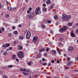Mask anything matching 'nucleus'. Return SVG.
I'll list each match as a JSON object with an SVG mask.
<instances>
[{
    "label": "nucleus",
    "instance_id": "f257e3e1",
    "mask_svg": "<svg viewBox=\"0 0 78 78\" xmlns=\"http://www.w3.org/2000/svg\"><path fill=\"white\" fill-rule=\"evenodd\" d=\"M17 55L19 58L22 59L23 58V52L20 51L18 53Z\"/></svg>",
    "mask_w": 78,
    "mask_h": 78
},
{
    "label": "nucleus",
    "instance_id": "f03ea898",
    "mask_svg": "<svg viewBox=\"0 0 78 78\" xmlns=\"http://www.w3.org/2000/svg\"><path fill=\"white\" fill-rule=\"evenodd\" d=\"M68 29V27L66 26H65L62 28L59 29V31L61 32H64L65 31H66Z\"/></svg>",
    "mask_w": 78,
    "mask_h": 78
},
{
    "label": "nucleus",
    "instance_id": "7ed1b4c3",
    "mask_svg": "<svg viewBox=\"0 0 78 78\" xmlns=\"http://www.w3.org/2000/svg\"><path fill=\"white\" fill-rule=\"evenodd\" d=\"M40 9L39 7H37L35 10V13L36 14H41V11H40Z\"/></svg>",
    "mask_w": 78,
    "mask_h": 78
},
{
    "label": "nucleus",
    "instance_id": "20e7f679",
    "mask_svg": "<svg viewBox=\"0 0 78 78\" xmlns=\"http://www.w3.org/2000/svg\"><path fill=\"white\" fill-rule=\"evenodd\" d=\"M34 13L33 12L30 14H29L28 15H27V19H30L31 18H33L34 16Z\"/></svg>",
    "mask_w": 78,
    "mask_h": 78
},
{
    "label": "nucleus",
    "instance_id": "39448f33",
    "mask_svg": "<svg viewBox=\"0 0 78 78\" xmlns=\"http://www.w3.org/2000/svg\"><path fill=\"white\" fill-rule=\"evenodd\" d=\"M31 36V33L30 32H28L27 33V34L26 35V38L28 39L29 38H30V37Z\"/></svg>",
    "mask_w": 78,
    "mask_h": 78
},
{
    "label": "nucleus",
    "instance_id": "423d86ee",
    "mask_svg": "<svg viewBox=\"0 0 78 78\" xmlns=\"http://www.w3.org/2000/svg\"><path fill=\"white\" fill-rule=\"evenodd\" d=\"M10 46V44L9 43H6L5 45H2V47L4 48H6V47H8Z\"/></svg>",
    "mask_w": 78,
    "mask_h": 78
},
{
    "label": "nucleus",
    "instance_id": "0eeeda50",
    "mask_svg": "<svg viewBox=\"0 0 78 78\" xmlns=\"http://www.w3.org/2000/svg\"><path fill=\"white\" fill-rule=\"evenodd\" d=\"M67 17V15L66 14H63L62 15V19L63 20H66V18Z\"/></svg>",
    "mask_w": 78,
    "mask_h": 78
},
{
    "label": "nucleus",
    "instance_id": "6e6552de",
    "mask_svg": "<svg viewBox=\"0 0 78 78\" xmlns=\"http://www.w3.org/2000/svg\"><path fill=\"white\" fill-rule=\"evenodd\" d=\"M38 37H34L33 38V41L34 42H36L37 41V39Z\"/></svg>",
    "mask_w": 78,
    "mask_h": 78
},
{
    "label": "nucleus",
    "instance_id": "1a4fd4ad",
    "mask_svg": "<svg viewBox=\"0 0 78 78\" xmlns=\"http://www.w3.org/2000/svg\"><path fill=\"white\" fill-rule=\"evenodd\" d=\"M73 47L72 46H70L68 48V51H72L73 50Z\"/></svg>",
    "mask_w": 78,
    "mask_h": 78
},
{
    "label": "nucleus",
    "instance_id": "9d476101",
    "mask_svg": "<svg viewBox=\"0 0 78 78\" xmlns=\"http://www.w3.org/2000/svg\"><path fill=\"white\" fill-rule=\"evenodd\" d=\"M73 31H72L71 32V37H74L75 36V35L74 34V33H73Z\"/></svg>",
    "mask_w": 78,
    "mask_h": 78
},
{
    "label": "nucleus",
    "instance_id": "9b49d317",
    "mask_svg": "<svg viewBox=\"0 0 78 78\" xmlns=\"http://www.w3.org/2000/svg\"><path fill=\"white\" fill-rule=\"evenodd\" d=\"M18 49L19 50H21L22 49V47L20 45H19L18 47Z\"/></svg>",
    "mask_w": 78,
    "mask_h": 78
},
{
    "label": "nucleus",
    "instance_id": "f8f14e48",
    "mask_svg": "<svg viewBox=\"0 0 78 78\" xmlns=\"http://www.w3.org/2000/svg\"><path fill=\"white\" fill-rule=\"evenodd\" d=\"M20 71H22V72H26L27 71V69H23L21 68L20 69Z\"/></svg>",
    "mask_w": 78,
    "mask_h": 78
},
{
    "label": "nucleus",
    "instance_id": "ddd939ff",
    "mask_svg": "<svg viewBox=\"0 0 78 78\" xmlns=\"http://www.w3.org/2000/svg\"><path fill=\"white\" fill-rule=\"evenodd\" d=\"M72 17L70 16L69 15H67L66 16V20H69V19H70Z\"/></svg>",
    "mask_w": 78,
    "mask_h": 78
},
{
    "label": "nucleus",
    "instance_id": "4468645a",
    "mask_svg": "<svg viewBox=\"0 0 78 78\" xmlns=\"http://www.w3.org/2000/svg\"><path fill=\"white\" fill-rule=\"evenodd\" d=\"M41 53H39L36 56V58H40V57H41Z\"/></svg>",
    "mask_w": 78,
    "mask_h": 78
},
{
    "label": "nucleus",
    "instance_id": "2eb2a0df",
    "mask_svg": "<svg viewBox=\"0 0 78 78\" xmlns=\"http://www.w3.org/2000/svg\"><path fill=\"white\" fill-rule=\"evenodd\" d=\"M41 27L42 29H45V26L44 24H42Z\"/></svg>",
    "mask_w": 78,
    "mask_h": 78
},
{
    "label": "nucleus",
    "instance_id": "dca6fc26",
    "mask_svg": "<svg viewBox=\"0 0 78 78\" xmlns=\"http://www.w3.org/2000/svg\"><path fill=\"white\" fill-rule=\"evenodd\" d=\"M50 0H48L46 1V4H47V5H49V4H50Z\"/></svg>",
    "mask_w": 78,
    "mask_h": 78
},
{
    "label": "nucleus",
    "instance_id": "f3484780",
    "mask_svg": "<svg viewBox=\"0 0 78 78\" xmlns=\"http://www.w3.org/2000/svg\"><path fill=\"white\" fill-rule=\"evenodd\" d=\"M53 4L51 6V7L49 8V9H48L49 10H51V9H53Z\"/></svg>",
    "mask_w": 78,
    "mask_h": 78
},
{
    "label": "nucleus",
    "instance_id": "a211bd4d",
    "mask_svg": "<svg viewBox=\"0 0 78 78\" xmlns=\"http://www.w3.org/2000/svg\"><path fill=\"white\" fill-rule=\"evenodd\" d=\"M23 73L24 75H26L27 76H28V74L27 73L23 72Z\"/></svg>",
    "mask_w": 78,
    "mask_h": 78
},
{
    "label": "nucleus",
    "instance_id": "6ab92c4d",
    "mask_svg": "<svg viewBox=\"0 0 78 78\" xmlns=\"http://www.w3.org/2000/svg\"><path fill=\"white\" fill-rule=\"evenodd\" d=\"M56 53V51L55 50H53L52 51V53H53V54H55Z\"/></svg>",
    "mask_w": 78,
    "mask_h": 78
},
{
    "label": "nucleus",
    "instance_id": "aec40b11",
    "mask_svg": "<svg viewBox=\"0 0 78 78\" xmlns=\"http://www.w3.org/2000/svg\"><path fill=\"white\" fill-rule=\"evenodd\" d=\"M42 10H43V11H44V12L46 11L47 9H46V8L44 7L43 8Z\"/></svg>",
    "mask_w": 78,
    "mask_h": 78
},
{
    "label": "nucleus",
    "instance_id": "412c9836",
    "mask_svg": "<svg viewBox=\"0 0 78 78\" xmlns=\"http://www.w3.org/2000/svg\"><path fill=\"white\" fill-rule=\"evenodd\" d=\"M3 55H7V54H8V53H7V51H5L3 52Z\"/></svg>",
    "mask_w": 78,
    "mask_h": 78
},
{
    "label": "nucleus",
    "instance_id": "4be33fe9",
    "mask_svg": "<svg viewBox=\"0 0 78 78\" xmlns=\"http://www.w3.org/2000/svg\"><path fill=\"white\" fill-rule=\"evenodd\" d=\"M8 36L10 37H11L12 36V34L11 33H9L8 34Z\"/></svg>",
    "mask_w": 78,
    "mask_h": 78
},
{
    "label": "nucleus",
    "instance_id": "5701e85b",
    "mask_svg": "<svg viewBox=\"0 0 78 78\" xmlns=\"http://www.w3.org/2000/svg\"><path fill=\"white\" fill-rule=\"evenodd\" d=\"M15 57H16V56L15 55H13L12 56V59H15Z\"/></svg>",
    "mask_w": 78,
    "mask_h": 78
},
{
    "label": "nucleus",
    "instance_id": "b1692460",
    "mask_svg": "<svg viewBox=\"0 0 78 78\" xmlns=\"http://www.w3.org/2000/svg\"><path fill=\"white\" fill-rule=\"evenodd\" d=\"M8 9L9 11H11V10H12V8L11 7H9Z\"/></svg>",
    "mask_w": 78,
    "mask_h": 78
},
{
    "label": "nucleus",
    "instance_id": "393cba45",
    "mask_svg": "<svg viewBox=\"0 0 78 78\" xmlns=\"http://www.w3.org/2000/svg\"><path fill=\"white\" fill-rule=\"evenodd\" d=\"M17 33H18V32L17 31H14V34H17Z\"/></svg>",
    "mask_w": 78,
    "mask_h": 78
},
{
    "label": "nucleus",
    "instance_id": "a878e982",
    "mask_svg": "<svg viewBox=\"0 0 78 78\" xmlns=\"http://www.w3.org/2000/svg\"><path fill=\"white\" fill-rule=\"evenodd\" d=\"M68 25L69 27H71V26L72 25V23H68Z\"/></svg>",
    "mask_w": 78,
    "mask_h": 78
},
{
    "label": "nucleus",
    "instance_id": "bb28decb",
    "mask_svg": "<svg viewBox=\"0 0 78 78\" xmlns=\"http://www.w3.org/2000/svg\"><path fill=\"white\" fill-rule=\"evenodd\" d=\"M67 66H70V62H68L67 64Z\"/></svg>",
    "mask_w": 78,
    "mask_h": 78
},
{
    "label": "nucleus",
    "instance_id": "cd10ccee",
    "mask_svg": "<svg viewBox=\"0 0 78 78\" xmlns=\"http://www.w3.org/2000/svg\"><path fill=\"white\" fill-rule=\"evenodd\" d=\"M54 19L55 20L58 19V16H55L54 17Z\"/></svg>",
    "mask_w": 78,
    "mask_h": 78
},
{
    "label": "nucleus",
    "instance_id": "c85d7f7f",
    "mask_svg": "<svg viewBox=\"0 0 78 78\" xmlns=\"http://www.w3.org/2000/svg\"><path fill=\"white\" fill-rule=\"evenodd\" d=\"M27 13H28V14H30V13L31 12V10H29L27 11Z\"/></svg>",
    "mask_w": 78,
    "mask_h": 78
},
{
    "label": "nucleus",
    "instance_id": "c756f323",
    "mask_svg": "<svg viewBox=\"0 0 78 78\" xmlns=\"http://www.w3.org/2000/svg\"><path fill=\"white\" fill-rule=\"evenodd\" d=\"M3 78H8V76H7L6 75H4L3 76Z\"/></svg>",
    "mask_w": 78,
    "mask_h": 78
},
{
    "label": "nucleus",
    "instance_id": "7c9ffc66",
    "mask_svg": "<svg viewBox=\"0 0 78 78\" xmlns=\"http://www.w3.org/2000/svg\"><path fill=\"white\" fill-rule=\"evenodd\" d=\"M19 39L20 40L23 39V37H22V36L19 37Z\"/></svg>",
    "mask_w": 78,
    "mask_h": 78
},
{
    "label": "nucleus",
    "instance_id": "2f4dec72",
    "mask_svg": "<svg viewBox=\"0 0 78 78\" xmlns=\"http://www.w3.org/2000/svg\"><path fill=\"white\" fill-rule=\"evenodd\" d=\"M13 67V66L12 65H10L8 66V67H9V68H11V67Z\"/></svg>",
    "mask_w": 78,
    "mask_h": 78
},
{
    "label": "nucleus",
    "instance_id": "473e14b6",
    "mask_svg": "<svg viewBox=\"0 0 78 78\" xmlns=\"http://www.w3.org/2000/svg\"><path fill=\"white\" fill-rule=\"evenodd\" d=\"M42 64L43 66H47V64L46 63H42Z\"/></svg>",
    "mask_w": 78,
    "mask_h": 78
},
{
    "label": "nucleus",
    "instance_id": "72a5a7b5",
    "mask_svg": "<svg viewBox=\"0 0 78 78\" xmlns=\"http://www.w3.org/2000/svg\"><path fill=\"white\" fill-rule=\"evenodd\" d=\"M12 28L13 30H15L16 29V27L15 26H12Z\"/></svg>",
    "mask_w": 78,
    "mask_h": 78
},
{
    "label": "nucleus",
    "instance_id": "f704fd0d",
    "mask_svg": "<svg viewBox=\"0 0 78 78\" xmlns=\"http://www.w3.org/2000/svg\"><path fill=\"white\" fill-rule=\"evenodd\" d=\"M64 39L62 38H61L59 39V41H62Z\"/></svg>",
    "mask_w": 78,
    "mask_h": 78
},
{
    "label": "nucleus",
    "instance_id": "c9c22d12",
    "mask_svg": "<svg viewBox=\"0 0 78 78\" xmlns=\"http://www.w3.org/2000/svg\"><path fill=\"white\" fill-rule=\"evenodd\" d=\"M1 31H4V30H5V29H4V28H2L1 29Z\"/></svg>",
    "mask_w": 78,
    "mask_h": 78
},
{
    "label": "nucleus",
    "instance_id": "e433bc0d",
    "mask_svg": "<svg viewBox=\"0 0 78 78\" xmlns=\"http://www.w3.org/2000/svg\"><path fill=\"white\" fill-rule=\"evenodd\" d=\"M31 63L30 62H29L27 64L29 66H31Z\"/></svg>",
    "mask_w": 78,
    "mask_h": 78
},
{
    "label": "nucleus",
    "instance_id": "4c0bfd02",
    "mask_svg": "<svg viewBox=\"0 0 78 78\" xmlns=\"http://www.w3.org/2000/svg\"><path fill=\"white\" fill-rule=\"evenodd\" d=\"M51 20H48V23H51Z\"/></svg>",
    "mask_w": 78,
    "mask_h": 78
},
{
    "label": "nucleus",
    "instance_id": "58836bf2",
    "mask_svg": "<svg viewBox=\"0 0 78 78\" xmlns=\"http://www.w3.org/2000/svg\"><path fill=\"white\" fill-rule=\"evenodd\" d=\"M12 47H11L10 48H9V50H12Z\"/></svg>",
    "mask_w": 78,
    "mask_h": 78
},
{
    "label": "nucleus",
    "instance_id": "ea45409f",
    "mask_svg": "<svg viewBox=\"0 0 78 78\" xmlns=\"http://www.w3.org/2000/svg\"><path fill=\"white\" fill-rule=\"evenodd\" d=\"M50 65H51V63H49L48 65V67H50Z\"/></svg>",
    "mask_w": 78,
    "mask_h": 78
},
{
    "label": "nucleus",
    "instance_id": "a19ab883",
    "mask_svg": "<svg viewBox=\"0 0 78 78\" xmlns=\"http://www.w3.org/2000/svg\"><path fill=\"white\" fill-rule=\"evenodd\" d=\"M51 62L52 63H54V62H55V61L54 60H51Z\"/></svg>",
    "mask_w": 78,
    "mask_h": 78
},
{
    "label": "nucleus",
    "instance_id": "79ce46f5",
    "mask_svg": "<svg viewBox=\"0 0 78 78\" xmlns=\"http://www.w3.org/2000/svg\"><path fill=\"white\" fill-rule=\"evenodd\" d=\"M67 60L68 61H70V58H69V57L67 58Z\"/></svg>",
    "mask_w": 78,
    "mask_h": 78
},
{
    "label": "nucleus",
    "instance_id": "37998d69",
    "mask_svg": "<svg viewBox=\"0 0 78 78\" xmlns=\"http://www.w3.org/2000/svg\"><path fill=\"white\" fill-rule=\"evenodd\" d=\"M75 31H76V33L77 34H78V30L77 29V30H76Z\"/></svg>",
    "mask_w": 78,
    "mask_h": 78
},
{
    "label": "nucleus",
    "instance_id": "c03bdc74",
    "mask_svg": "<svg viewBox=\"0 0 78 78\" xmlns=\"http://www.w3.org/2000/svg\"><path fill=\"white\" fill-rule=\"evenodd\" d=\"M47 56V53H44V56Z\"/></svg>",
    "mask_w": 78,
    "mask_h": 78
},
{
    "label": "nucleus",
    "instance_id": "a18cd8bd",
    "mask_svg": "<svg viewBox=\"0 0 78 78\" xmlns=\"http://www.w3.org/2000/svg\"><path fill=\"white\" fill-rule=\"evenodd\" d=\"M18 27L20 28H21V27H22V25L21 24H20L18 25Z\"/></svg>",
    "mask_w": 78,
    "mask_h": 78
},
{
    "label": "nucleus",
    "instance_id": "49530a36",
    "mask_svg": "<svg viewBox=\"0 0 78 78\" xmlns=\"http://www.w3.org/2000/svg\"><path fill=\"white\" fill-rule=\"evenodd\" d=\"M50 33H51L52 34H53V31L52 30H50Z\"/></svg>",
    "mask_w": 78,
    "mask_h": 78
},
{
    "label": "nucleus",
    "instance_id": "de8ad7c7",
    "mask_svg": "<svg viewBox=\"0 0 78 78\" xmlns=\"http://www.w3.org/2000/svg\"><path fill=\"white\" fill-rule=\"evenodd\" d=\"M48 51H49V49L48 48H47L46 49V51L48 52Z\"/></svg>",
    "mask_w": 78,
    "mask_h": 78
},
{
    "label": "nucleus",
    "instance_id": "09e8293b",
    "mask_svg": "<svg viewBox=\"0 0 78 78\" xmlns=\"http://www.w3.org/2000/svg\"><path fill=\"white\" fill-rule=\"evenodd\" d=\"M75 59H76V61H78V58L77 57H76L75 58Z\"/></svg>",
    "mask_w": 78,
    "mask_h": 78
},
{
    "label": "nucleus",
    "instance_id": "8fccbe9b",
    "mask_svg": "<svg viewBox=\"0 0 78 78\" xmlns=\"http://www.w3.org/2000/svg\"><path fill=\"white\" fill-rule=\"evenodd\" d=\"M43 6L44 7H45V6H46V5H45V4H44L43 5Z\"/></svg>",
    "mask_w": 78,
    "mask_h": 78
},
{
    "label": "nucleus",
    "instance_id": "3c124183",
    "mask_svg": "<svg viewBox=\"0 0 78 78\" xmlns=\"http://www.w3.org/2000/svg\"><path fill=\"white\" fill-rule=\"evenodd\" d=\"M58 45H62V43H58Z\"/></svg>",
    "mask_w": 78,
    "mask_h": 78
},
{
    "label": "nucleus",
    "instance_id": "603ef678",
    "mask_svg": "<svg viewBox=\"0 0 78 78\" xmlns=\"http://www.w3.org/2000/svg\"><path fill=\"white\" fill-rule=\"evenodd\" d=\"M60 61L59 60H57V63H59Z\"/></svg>",
    "mask_w": 78,
    "mask_h": 78
},
{
    "label": "nucleus",
    "instance_id": "864d4df0",
    "mask_svg": "<svg viewBox=\"0 0 78 78\" xmlns=\"http://www.w3.org/2000/svg\"><path fill=\"white\" fill-rule=\"evenodd\" d=\"M16 60L17 62H19V59L16 58Z\"/></svg>",
    "mask_w": 78,
    "mask_h": 78
},
{
    "label": "nucleus",
    "instance_id": "5fc2aeb1",
    "mask_svg": "<svg viewBox=\"0 0 78 78\" xmlns=\"http://www.w3.org/2000/svg\"><path fill=\"white\" fill-rule=\"evenodd\" d=\"M32 9V8H30L29 9V10L31 11Z\"/></svg>",
    "mask_w": 78,
    "mask_h": 78
},
{
    "label": "nucleus",
    "instance_id": "6e6d98bb",
    "mask_svg": "<svg viewBox=\"0 0 78 78\" xmlns=\"http://www.w3.org/2000/svg\"><path fill=\"white\" fill-rule=\"evenodd\" d=\"M2 8V5L0 4V9H1Z\"/></svg>",
    "mask_w": 78,
    "mask_h": 78
},
{
    "label": "nucleus",
    "instance_id": "4d7b16f0",
    "mask_svg": "<svg viewBox=\"0 0 78 78\" xmlns=\"http://www.w3.org/2000/svg\"><path fill=\"white\" fill-rule=\"evenodd\" d=\"M42 60L43 61H45V58H42Z\"/></svg>",
    "mask_w": 78,
    "mask_h": 78
},
{
    "label": "nucleus",
    "instance_id": "13d9d810",
    "mask_svg": "<svg viewBox=\"0 0 78 78\" xmlns=\"http://www.w3.org/2000/svg\"><path fill=\"white\" fill-rule=\"evenodd\" d=\"M76 27H78V23H76V24L75 25Z\"/></svg>",
    "mask_w": 78,
    "mask_h": 78
},
{
    "label": "nucleus",
    "instance_id": "bf43d9fd",
    "mask_svg": "<svg viewBox=\"0 0 78 78\" xmlns=\"http://www.w3.org/2000/svg\"><path fill=\"white\" fill-rule=\"evenodd\" d=\"M57 51H58V52H60V50H59V49H57Z\"/></svg>",
    "mask_w": 78,
    "mask_h": 78
},
{
    "label": "nucleus",
    "instance_id": "052dcab7",
    "mask_svg": "<svg viewBox=\"0 0 78 78\" xmlns=\"http://www.w3.org/2000/svg\"><path fill=\"white\" fill-rule=\"evenodd\" d=\"M6 17H9V15L8 14H7L6 16Z\"/></svg>",
    "mask_w": 78,
    "mask_h": 78
},
{
    "label": "nucleus",
    "instance_id": "680f3d73",
    "mask_svg": "<svg viewBox=\"0 0 78 78\" xmlns=\"http://www.w3.org/2000/svg\"><path fill=\"white\" fill-rule=\"evenodd\" d=\"M6 3L7 4V6L8 5V2L7 1H6Z\"/></svg>",
    "mask_w": 78,
    "mask_h": 78
},
{
    "label": "nucleus",
    "instance_id": "e2e57ef3",
    "mask_svg": "<svg viewBox=\"0 0 78 78\" xmlns=\"http://www.w3.org/2000/svg\"><path fill=\"white\" fill-rule=\"evenodd\" d=\"M16 9V7H14L12 8V9H13V10H15Z\"/></svg>",
    "mask_w": 78,
    "mask_h": 78
},
{
    "label": "nucleus",
    "instance_id": "0e129e2a",
    "mask_svg": "<svg viewBox=\"0 0 78 78\" xmlns=\"http://www.w3.org/2000/svg\"><path fill=\"white\" fill-rule=\"evenodd\" d=\"M69 69V68L68 67H67L65 68V69Z\"/></svg>",
    "mask_w": 78,
    "mask_h": 78
},
{
    "label": "nucleus",
    "instance_id": "69168bd1",
    "mask_svg": "<svg viewBox=\"0 0 78 78\" xmlns=\"http://www.w3.org/2000/svg\"><path fill=\"white\" fill-rule=\"evenodd\" d=\"M42 51H45V49H44V48H42Z\"/></svg>",
    "mask_w": 78,
    "mask_h": 78
},
{
    "label": "nucleus",
    "instance_id": "338daca9",
    "mask_svg": "<svg viewBox=\"0 0 78 78\" xmlns=\"http://www.w3.org/2000/svg\"><path fill=\"white\" fill-rule=\"evenodd\" d=\"M26 71H27V72H30V70L28 69Z\"/></svg>",
    "mask_w": 78,
    "mask_h": 78
},
{
    "label": "nucleus",
    "instance_id": "774afa93",
    "mask_svg": "<svg viewBox=\"0 0 78 78\" xmlns=\"http://www.w3.org/2000/svg\"><path fill=\"white\" fill-rule=\"evenodd\" d=\"M55 25H58V23H55Z\"/></svg>",
    "mask_w": 78,
    "mask_h": 78
}]
</instances>
